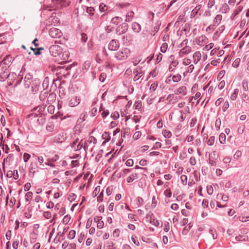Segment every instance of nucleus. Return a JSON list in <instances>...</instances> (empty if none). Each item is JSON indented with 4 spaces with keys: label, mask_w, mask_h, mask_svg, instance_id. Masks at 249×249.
<instances>
[{
    "label": "nucleus",
    "mask_w": 249,
    "mask_h": 249,
    "mask_svg": "<svg viewBox=\"0 0 249 249\" xmlns=\"http://www.w3.org/2000/svg\"><path fill=\"white\" fill-rule=\"evenodd\" d=\"M130 54V51L127 48H124L115 53V57L119 60L126 59Z\"/></svg>",
    "instance_id": "1"
},
{
    "label": "nucleus",
    "mask_w": 249,
    "mask_h": 249,
    "mask_svg": "<svg viewBox=\"0 0 249 249\" xmlns=\"http://www.w3.org/2000/svg\"><path fill=\"white\" fill-rule=\"evenodd\" d=\"M97 140L93 136H90L87 141L84 142L83 148L87 152L88 150L92 151L94 145L96 143Z\"/></svg>",
    "instance_id": "2"
},
{
    "label": "nucleus",
    "mask_w": 249,
    "mask_h": 249,
    "mask_svg": "<svg viewBox=\"0 0 249 249\" xmlns=\"http://www.w3.org/2000/svg\"><path fill=\"white\" fill-rule=\"evenodd\" d=\"M49 51L52 56L56 57L61 54L62 49L59 45L55 44L50 47Z\"/></svg>",
    "instance_id": "3"
},
{
    "label": "nucleus",
    "mask_w": 249,
    "mask_h": 249,
    "mask_svg": "<svg viewBox=\"0 0 249 249\" xmlns=\"http://www.w3.org/2000/svg\"><path fill=\"white\" fill-rule=\"evenodd\" d=\"M49 34L51 37L54 38H59L63 35L61 30L56 28H51L49 30Z\"/></svg>",
    "instance_id": "4"
},
{
    "label": "nucleus",
    "mask_w": 249,
    "mask_h": 249,
    "mask_svg": "<svg viewBox=\"0 0 249 249\" xmlns=\"http://www.w3.org/2000/svg\"><path fill=\"white\" fill-rule=\"evenodd\" d=\"M194 41L198 45L203 46L208 43V39L205 36L202 35L195 38Z\"/></svg>",
    "instance_id": "5"
},
{
    "label": "nucleus",
    "mask_w": 249,
    "mask_h": 249,
    "mask_svg": "<svg viewBox=\"0 0 249 249\" xmlns=\"http://www.w3.org/2000/svg\"><path fill=\"white\" fill-rule=\"evenodd\" d=\"M128 24L124 22L119 25L116 29V34L118 35L125 33L128 30Z\"/></svg>",
    "instance_id": "6"
},
{
    "label": "nucleus",
    "mask_w": 249,
    "mask_h": 249,
    "mask_svg": "<svg viewBox=\"0 0 249 249\" xmlns=\"http://www.w3.org/2000/svg\"><path fill=\"white\" fill-rule=\"evenodd\" d=\"M83 140L79 141L78 139H76L71 144V147L74 151H78L81 149L84 146Z\"/></svg>",
    "instance_id": "7"
},
{
    "label": "nucleus",
    "mask_w": 249,
    "mask_h": 249,
    "mask_svg": "<svg viewBox=\"0 0 249 249\" xmlns=\"http://www.w3.org/2000/svg\"><path fill=\"white\" fill-rule=\"evenodd\" d=\"M67 134L65 132H61L58 134L54 138L53 141L57 143H62L67 139Z\"/></svg>",
    "instance_id": "8"
},
{
    "label": "nucleus",
    "mask_w": 249,
    "mask_h": 249,
    "mask_svg": "<svg viewBox=\"0 0 249 249\" xmlns=\"http://www.w3.org/2000/svg\"><path fill=\"white\" fill-rule=\"evenodd\" d=\"M120 46L119 41L116 39H112L110 41L108 45V49L110 51H116Z\"/></svg>",
    "instance_id": "9"
},
{
    "label": "nucleus",
    "mask_w": 249,
    "mask_h": 249,
    "mask_svg": "<svg viewBox=\"0 0 249 249\" xmlns=\"http://www.w3.org/2000/svg\"><path fill=\"white\" fill-rule=\"evenodd\" d=\"M4 77H7V82L9 86L13 85L14 81L17 78L18 76L15 72H10L9 74H6L4 75Z\"/></svg>",
    "instance_id": "10"
},
{
    "label": "nucleus",
    "mask_w": 249,
    "mask_h": 249,
    "mask_svg": "<svg viewBox=\"0 0 249 249\" xmlns=\"http://www.w3.org/2000/svg\"><path fill=\"white\" fill-rule=\"evenodd\" d=\"M80 98L79 96H75L71 97L69 102V105L71 107L77 106L80 103Z\"/></svg>",
    "instance_id": "11"
},
{
    "label": "nucleus",
    "mask_w": 249,
    "mask_h": 249,
    "mask_svg": "<svg viewBox=\"0 0 249 249\" xmlns=\"http://www.w3.org/2000/svg\"><path fill=\"white\" fill-rule=\"evenodd\" d=\"M192 51V48L190 46L183 47L178 52V55L180 57L189 54Z\"/></svg>",
    "instance_id": "12"
},
{
    "label": "nucleus",
    "mask_w": 249,
    "mask_h": 249,
    "mask_svg": "<svg viewBox=\"0 0 249 249\" xmlns=\"http://www.w3.org/2000/svg\"><path fill=\"white\" fill-rule=\"evenodd\" d=\"M33 76L30 73H27L24 77L23 82L25 88H29L31 85Z\"/></svg>",
    "instance_id": "13"
},
{
    "label": "nucleus",
    "mask_w": 249,
    "mask_h": 249,
    "mask_svg": "<svg viewBox=\"0 0 249 249\" xmlns=\"http://www.w3.org/2000/svg\"><path fill=\"white\" fill-rule=\"evenodd\" d=\"M40 85V81L38 79H35L32 81L31 84V88L33 92H36L39 90V88Z\"/></svg>",
    "instance_id": "14"
},
{
    "label": "nucleus",
    "mask_w": 249,
    "mask_h": 249,
    "mask_svg": "<svg viewBox=\"0 0 249 249\" xmlns=\"http://www.w3.org/2000/svg\"><path fill=\"white\" fill-rule=\"evenodd\" d=\"M175 93L176 95L184 96L187 94V88L185 86L180 87L175 91Z\"/></svg>",
    "instance_id": "15"
},
{
    "label": "nucleus",
    "mask_w": 249,
    "mask_h": 249,
    "mask_svg": "<svg viewBox=\"0 0 249 249\" xmlns=\"http://www.w3.org/2000/svg\"><path fill=\"white\" fill-rule=\"evenodd\" d=\"M201 57V54L200 52L197 51L195 52L193 56V63L196 64L199 61Z\"/></svg>",
    "instance_id": "16"
},
{
    "label": "nucleus",
    "mask_w": 249,
    "mask_h": 249,
    "mask_svg": "<svg viewBox=\"0 0 249 249\" xmlns=\"http://www.w3.org/2000/svg\"><path fill=\"white\" fill-rule=\"evenodd\" d=\"M122 21L123 18L121 17L116 16L111 18L110 22L113 24L117 25L118 24L122 22Z\"/></svg>",
    "instance_id": "17"
},
{
    "label": "nucleus",
    "mask_w": 249,
    "mask_h": 249,
    "mask_svg": "<svg viewBox=\"0 0 249 249\" xmlns=\"http://www.w3.org/2000/svg\"><path fill=\"white\" fill-rule=\"evenodd\" d=\"M134 15V13L133 11L131 10L128 11L126 15L125 21L127 22H130L133 18Z\"/></svg>",
    "instance_id": "18"
},
{
    "label": "nucleus",
    "mask_w": 249,
    "mask_h": 249,
    "mask_svg": "<svg viewBox=\"0 0 249 249\" xmlns=\"http://www.w3.org/2000/svg\"><path fill=\"white\" fill-rule=\"evenodd\" d=\"M131 27H132V30L135 33H139L140 32V31L141 30V25L137 22L132 23Z\"/></svg>",
    "instance_id": "19"
},
{
    "label": "nucleus",
    "mask_w": 249,
    "mask_h": 249,
    "mask_svg": "<svg viewBox=\"0 0 249 249\" xmlns=\"http://www.w3.org/2000/svg\"><path fill=\"white\" fill-rule=\"evenodd\" d=\"M138 174L137 173H132L126 179V181L128 183L132 182L134 180L138 178Z\"/></svg>",
    "instance_id": "20"
},
{
    "label": "nucleus",
    "mask_w": 249,
    "mask_h": 249,
    "mask_svg": "<svg viewBox=\"0 0 249 249\" xmlns=\"http://www.w3.org/2000/svg\"><path fill=\"white\" fill-rule=\"evenodd\" d=\"M178 61L177 60H173L171 63L168 70L169 71H173L175 68L178 65Z\"/></svg>",
    "instance_id": "21"
},
{
    "label": "nucleus",
    "mask_w": 249,
    "mask_h": 249,
    "mask_svg": "<svg viewBox=\"0 0 249 249\" xmlns=\"http://www.w3.org/2000/svg\"><path fill=\"white\" fill-rule=\"evenodd\" d=\"M201 8V5H197L195 8H194L191 13V18L195 17L196 15L197 14L198 11L200 10Z\"/></svg>",
    "instance_id": "22"
},
{
    "label": "nucleus",
    "mask_w": 249,
    "mask_h": 249,
    "mask_svg": "<svg viewBox=\"0 0 249 249\" xmlns=\"http://www.w3.org/2000/svg\"><path fill=\"white\" fill-rule=\"evenodd\" d=\"M222 18V15H216L213 21V25L217 26L218 25H219Z\"/></svg>",
    "instance_id": "23"
},
{
    "label": "nucleus",
    "mask_w": 249,
    "mask_h": 249,
    "mask_svg": "<svg viewBox=\"0 0 249 249\" xmlns=\"http://www.w3.org/2000/svg\"><path fill=\"white\" fill-rule=\"evenodd\" d=\"M134 73H136L133 78L134 81H138L143 75L142 71H141L139 72L137 69L134 71Z\"/></svg>",
    "instance_id": "24"
},
{
    "label": "nucleus",
    "mask_w": 249,
    "mask_h": 249,
    "mask_svg": "<svg viewBox=\"0 0 249 249\" xmlns=\"http://www.w3.org/2000/svg\"><path fill=\"white\" fill-rule=\"evenodd\" d=\"M12 58L9 55H7L5 58L2 60V63L3 64H5L6 65H9L12 62Z\"/></svg>",
    "instance_id": "25"
},
{
    "label": "nucleus",
    "mask_w": 249,
    "mask_h": 249,
    "mask_svg": "<svg viewBox=\"0 0 249 249\" xmlns=\"http://www.w3.org/2000/svg\"><path fill=\"white\" fill-rule=\"evenodd\" d=\"M214 157H213L212 156H210L209 159V163L212 166H215L217 165V162L216 161V159H215V154H213Z\"/></svg>",
    "instance_id": "26"
},
{
    "label": "nucleus",
    "mask_w": 249,
    "mask_h": 249,
    "mask_svg": "<svg viewBox=\"0 0 249 249\" xmlns=\"http://www.w3.org/2000/svg\"><path fill=\"white\" fill-rule=\"evenodd\" d=\"M239 90L237 89H235L233 90V92L231 95V99L232 101H234L236 99L238 94Z\"/></svg>",
    "instance_id": "27"
},
{
    "label": "nucleus",
    "mask_w": 249,
    "mask_h": 249,
    "mask_svg": "<svg viewBox=\"0 0 249 249\" xmlns=\"http://www.w3.org/2000/svg\"><path fill=\"white\" fill-rule=\"evenodd\" d=\"M33 197V193L32 192H27L25 196V200L27 202L30 201Z\"/></svg>",
    "instance_id": "28"
},
{
    "label": "nucleus",
    "mask_w": 249,
    "mask_h": 249,
    "mask_svg": "<svg viewBox=\"0 0 249 249\" xmlns=\"http://www.w3.org/2000/svg\"><path fill=\"white\" fill-rule=\"evenodd\" d=\"M219 142L221 144H224L226 142V135L224 133H222L219 135Z\"/></svg>",
    "instance_id": "29"
},
{
    "label": "nucleus",
    "mask_w": 249,
    "mask_h": 249,
    "mask_svg": "<svg viewBox=\"0 0 249 249\" xmlns=\"http://www.w3.org/2000/svg\"><path fill=\"white\" fill-rule=\"evenodd\" d=\"M99 9V10L100 12H105L107 11V10L108 9V7L106 4L102 3L100 4Z\"/></svg>",
    "instance_id": "30"
},
{
    "label": "nucleus",
    "mask_w": 249,
    "mask_h": 249,
    "mask_svg": "<svg viewBox=\"0 0 249 249\" xmlns=\"http://www.w3.org/2000/svg\"><path fill=\"white\" fill-rule=\"evenodd\" d=\"M181 75L179 74H177L173 76L172 80L174 82H178L181 79Z\"/></svg>",
    "instance_id": "31"
},
{
    "label": "nucleus",
    "mask_w": 249,
    "mask_h": 249,
    "mask_svg": "<svg viewBox=\"0 0 249 249\" xmlns=\"http://www.w3.org/2000/svg\"><path fill=\"white\" fill-rule=\"evenodd\" d=\"M49 79L48 77H45L43 81L42 82V86L43 88L45 89H47L49 86Z\"/></svg>",
    "instance_id": "32"
},
{
    "label": "nucleus",
    "mask_w": 249,
    "mask_h": 249,
    "mask_svg": "<svg viewBox=\"0 0 249 249\" xmlns=\"http://www.w3.org/2000/svg\"><path fill=\"white\" fill-rule=\"evenodd\" d=\"M242 9L243 7L241 6H239L236 9L234 10L232 14V16L233 17V18L239 14V13L242 10Z\"/></svg>",
    "instance_id": "33"
},
{
    "label": "nucleus",
    "mask_w": 249,
    "mask_h": 249,
    "mask_svg": "<svg viewBox=\"0 0 249 249\" xmlns=\"http://www.w3.org/2000/svg\"><path fill=\"white\" fill-rule=\"evenodd\" d=\"M102 138L103 139L105 140L106 142H108L110 139L109 132H105L102 134Z\"/></svg>",
    "instance_id": "34"
},
{
    "label": "nucleus",
    "mask_w": 249,
    "mask_h": 249,
    "mask_svg": "<svg viewBox=\"0 0 249 249\" xmlns=\"http://www.w3.org/2000/svg\"><path fill=\"white\" fill-rule=\"evenodd\" d=\"M37 166L36 163H31L30 166V172L35 173L36 171Z\"/></svg>",
    "instance_id": "35"
},
{
    "label": "nucleus",
    "mask_w": 249,
    "mask_h": 249,
    "mask_svg": "<svg viewBox=\"0 0 249 249\" xmlns=\"http://www.w3.org/2000/svg\"><path fill=\"white\" fill-rule=\"evenodd\" d=\"M71 218V215L67 214L64 217L62 222L64 224H67L69 222Z\"/></svg>",
    "instance_id": "36"
},
{
    "label": "nucleus",
    "mask_w": 249,
    "mask_h": 249,
    "mask_svg": "<svg viewBox=\"0 0 249 249\" xmlns=\"http://www.w3.org/2000/svg\"><path fill=\"white\" fill-rule=\"evenodd\" d=\"M215 138L214 136H211L209 137L208 140L207 142V144L209 145H213L214 142Z\"/></svg>",
    "instance_id": "37"
},
{
    "label": "nucleus",
    "mask_w": 249,
    "mask_h": 249,
    "mask_svg": "<svg viewBox=\"0 0 249 249\" xmlns=\"http://www.w3.org/2000/svg\"><path fill=\"white\" fill-rule=\"evenodd\" d=\"M180 179L183 185H185L187 183V177L186 175H182L180 177Z\"/></svg>",
    "instance_id": "38"
},
{
    "label": "nucleus",
    "mask_w": 249,
    "mask_h": 249,
    "mask_svg": "<svg viewBox=\"0 0 249 249\" xmlns=\"http://www.w3.org/2000/svg\"><path fill=\"white\" fill-rule=\"evenodd\" d=\"M191 226L190 224H189L188 226H186L182 230V233L183 235H186L188 232V231L190 230L191 228Z\"/></svg>",
    "instance_id": "39"
},
{
    "label": "nucleus",
    "mask_w": 249,
    "mask_h": 249,
    "mask_svg": "<svg viewBox=\"0 0 249 249\" xmlns=\"http://www.w3.org/2000/svg\"><path fill=\"white\" fill-rule=\"evenodd\" d=\"M167 48H168L167 43H163L160 47V51L163 53H165L166 52Z\"/></svg>",
    "instance_id": "40"
},
{
    "label": "nucleus",
    "mask_w": 249,
    "mask_h": 249,
    "mask_svg": "<svg viewBox=\"0 0 249 249\" xmlns=\"http://www.w3.org/2000/svg\"><path fill=\"white\" fill-rule=\"evenodd\" d=\"M247 239V236L244 235H239L235 237V239L237 241H246Z\"/></svg>",
    "instance_id": "41"
},
{
    "label": "nucleus",
    "mask_w": 249,
    "mask_h": 249,
    "mask_svg": "<svg viewBox=\"0 0 249 249\" xmlns=\"http://www.w3.org/2000/svg\"><path fill=\"white\" fill-rule=\"evenodd\" d=\"M237 218L240 221L242 222H245L246 221H249V216L246 217L240 216L238 217Z\"/></svg>",
    "instance_id": "42"
},
{
    "label": "nucleus",
    "mask_w": 249,
    "mask_h": 249,
    "mask_svg": "<svg viewBox=\"0 0 249 249\" xmlns=\"http://www.w3.org/2000/svg\"><path fill=\"white\" fill-rule=\"evenodd\" d=\"M75 231L74 230H71L69 231L68 237L70 239H72L75 237Z\"/></svg>",
    "instance_id": "43"
},
{
    "label": "nucleus",
    "mask_w": 249,
    "mask_h": 249,
    "mask_svg": "<svg viewBox=\"0 0 249 249\" xmlns=\"http://www.w3.org/2000/svg\"><path fill=\"white\" fill-rule=\"evenodd\" d=\"M94 9L93 7H88L87 8V12L89 14L90 16H93L94 15L93 11Z\"/></svg>",
    "instance_id": "44"
},
{
    "label": "nucleus",
    "mask_w": 249,
    "mask_h": 249,
    "mask_svg": "<svg viewBox=\"0 0 249 249\" xmlns=\"http://www.w3.org/2000/svg\"><path fill=\"white\" fill-rule=\"evenodd\" d=\"M242 156V152L240 150H237L236 151L235 153L233 155V158L234 159L237 160L239 158H240Z\"/></svg>",
    "instance_id": "45"
},
{
    "label": "nucleus",
    "mask_w": 249,
    "mask_h": 249,
    "mask_svg": "<svg viewBox=\"0 0 249 249\" xmlns=\"http://www.w3.org/2000/svg\"><path fill=\"white\" fill-rule=\"evenodd\" d=\"M143 202V199L141 197H138L137 198V205L138 207L141 206Z\"/></svg>",
    "instance_id": "46"
},
{
    "label": "nucleus",
    "mask_w": 249,
    "mask_h": 249,
    "mask_svg": "<svg viewBox=\"0 0 249 249\" xmlns=\"http://www.w3.org/2000/svg\"><path fill=\"white\" fill-rule=\"evenodd\" d=\"M163 135L164 137L167 138H170L172 136L171 132L170 131L166 130H164L163 132Z\"/></svg>",
    "instance_id": "47"
},
{
    "label": "nucleus",
    "mask_w": 249,
    "mask_h": 249,
    "mask_svg": "<svg viewBox=\"0 0 249 249\" xmlns=\"http://www.w3.org/2000/svg\"><path fill=\"white\" fill-rule=\"evenodd\" d=\"M229 107V103L228 101H226L222 106V111L225 112Z\"/></svg>",
    "instance_id": "48"
},
{
    "label": "nucleus",
    "mask_w": 249,
    "mask_h": 249,
    "mask_svg": "<svg viewBox=\"0 0 249 249\" xmlns=\"http://www.w3.org/2000/svg\"><path fill=\"white\" fill-rule=\"evenodd\" d=\"M142 135V133L140 131L136 132L133 135V138L135 140L139 139Z\"/></svg>",
    "instance_id": "49"
},
{
    "label": "nucleus",
    "mask_w": 249,
    "mask_h": 249,
    "mask_svg": "<svg viewBox=\"0 0 249 249\" xmlns=\"http://www.w3.org/2000/svg\"><path fill=\"white\" fill-rule=\"evenodd\" d=\"M31 158V155L27 153H25L23 156V159L25 162H27Z\"/></svg>",
    "instance_id": "50"
},
{
    "label": "nucleus",
    "mask_w": 249,
    "mask_h": 249,
    "mask_svg": "<svg viewBox=\"0 0 249 249\" xmlns=\"http://www.w3.org/2000/svg\"><path fill=\"white\" fill-rule=\"evenodd\" d=\"M170 230V225L169 222H165L164 224L163 230L165 232H168Z\"/></svg>",
    "instance_id": "51"
},
{
    "label": "nucleus",
    "mask_w": 249,
    "mask_h": 249,
    "mask_svg": "<svg viewBox=\"0 0 249 249\" xmlns=\"http://www.w3.org/2000/svg\"><path fill=\"white\" fill-rule=\"evenodd\" d=\"M120 230L119 229H116L113 232V236L114 237L117 238L119 236Z\"/></svg>",
    "instance_id": "52"
},
{
    "label": "nucleus",
    "mask_w": 249,
    "mask_h": 249,
    "mask_svg": "<svg viewBox=\"0 0 249 249\" xmlns=\"http://www.w3.org/2000/svg\"><path fill=\"white\" fill-rule=\"evenodd\" d=\"M81 36V40L82 42L85 43L87 41L88 39V37L86 34L84 33H82L80 34Z\"/></svg>",
    "instance_id": "53"
},
{
    "label": "nucleus",
    "mask_w": 249,
    "mask_h": 249,
    "mask_svg": "<svg viewBox=\"0 0 249 249\" xmlns=\"http://www.w3.org/2000/svg\"><path fill=\"white\" fill-rule=\"evenodd\" d=\"M131 240L135 245L137 246H139L140 244L138 240H137L136 236L132 235L131 237Z\"/></svg>",
    "instance_id": "54"
},
{
    "label": "nucleus",
    "mask_w": 249,
    "mask_h": 249,
    "mask_svg": "<svg viewBox=\"0 0 249 249\" xmlns=\"http://www.w3.org/2000/svg\"><path fill=\"white\" fill-rule=\"evenodd\" d=\"M4 141H3V136L2 134L0 133V146L1 147L2 150H4Z\"/></svg>",
    "instance_id": "55"
},
{
    "label": "nucleus",
    "mask_w": 249,
    "mask_h": 249,
    "mask_svg": "<svg viewBox=\"0 0 249 249\" xmlns=\"http://www.w3.org/2000/svg\"><path fill=\"white\" fill-rule=\"evenodd\" d=\"M213 47V44L212 43H209L207 45L206 44L204 48H203V50L205 51H209L212 49V48Z\"/></svg>",
    "instance_id": "56"
},
{
    "label": "nucleus",
    "mask_w": 249,
    "mask_h": 249,
    "mask_svg": "<svg viewBox=\"0 0 249 249\" xmlns=\"http://www.w3.org/2000/svg\"><path fill=\"white\" fill-rule=\"evenodd\" d=\"M229 9L230 8L229 6L227 4H225L222 6L221 10L223 13H226L229 11Z\"/></svg>",
    "instance_id": "57"
},
{
    "label": "nucleus",
    "mask_w": 249,
    "mask_h": 249,
    "mask_svg": "<svg viewBox=\"0 0 249 249\" xmlns=\"http://www.w3.org/2000/svg\"><path fill=\"white\" fill-rule=\"evenodd\" d=\"M215 231L214 229H210L209 230V233L212 235L213 238L215 239L217 238V235L215 234Z\"/></svg>",
    "instance_id": "58"
},
{
    "label": "nucleus",
    "mask_w": 249,
    "mask_h": 249,
    "mask_svg": "<svg viewBox=\"0 0 249 249\" xmlns=\"http://www.w3.org/2000/svg\"><path fill=\"white\" fill-rule=\"evenodd\" d=\"M54 126L53 124H48L46 126V130L49 132H52L54 129Z\"/></svg>",
    "instance_id": "59"
},
{
    "label": "nucleus",
    "mask_w": 249,
    "mask_h": 249,
    "mask_svg": "<svg viewBox=\"0 0 249 249\" xmlns=\"http://www.w3.org/2000/svg\"><path fill=\"white\" fill-rule=\"evenodd\" d=\"M43 216L46 219H49L52 216V214L50 212H45L43 213Z\"/></svg>",
    "instance_id": "60"
},
{
    "label": "nucleus",
    "mask_w": 249,
    "mask_h": 249,
    "mask_svg": "<svg viewBox=\"0 0 249 249\" xmlns=\"http://www.w3.org/2000/svg\"><path fill=\"white\" fill-rule=\"evenodd\" d=\"M134 161L131 159L127 160L125 162V164L127 166H132L133 165Z\"/></svg>",
    "instance_id": "61"
},
{
    "label": "nucleus",
    "mask_w": 249,
    "mask_h": 249,
    "mask_svg": "<svg viewBox=\"0 0 249 249\" xmlns=\"http://www.w3.org/2000/svg\"><path fill=\"white\" fill-rule=\"evenodd\" d=\"M215 4V0H209L207 4L208 8H211Z\"/></svg>",
    "instance_id": "62"
},
{
    "label": "nucleus",
    "mask_w": 249,
    "mask_h": 249,
    "mask_svg": "<svg viewBox=\"0 0 249 249\" xmlns=\"http://www.w3.org/2000/svg\"><path fill=\"white\" fill-rule=\"evenodd\" d=\"M207 192L209 195H212L213 193V188L212 186H207Z\"/></svg>",
    "instance_id": "63"
},
{
    "label": "nucleus",
    "mask_w": 249,
    "mask_h": 249,
    "mask_svg": "<svg viewBox=\"0 0 249 249\" xmlns=\"http://www.w3.org/2000/svg\"><path fill=\"white\" fill-rule=\"evenodd\" d=\"M242 88L244 91H248V82L247 81H243L242 82Z\"/></svg>",
    "instance_id": "64"
}]
</instances>
